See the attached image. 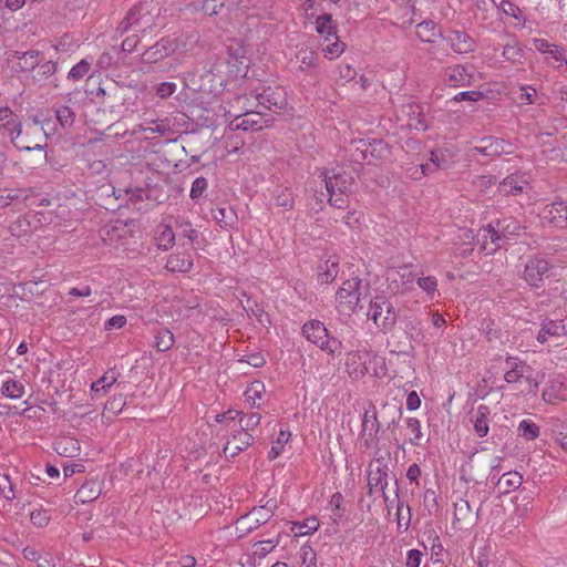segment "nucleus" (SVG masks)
<instances>
[{"instance_id":"49","label":"nucleus","mask_w":567,"mask_h":567,"mask_svg":"<svg viewBox=\"0 0 567 567\" xmlns=\"http://www.w3.org/2000/svg\"><path fill=\"white\" fill-rule=\"evenodd\" d=\"M396 277L400 278L401 284L405 290H409L411 288V285L415 279V276L413 275L410 266H403L396 270L389 272V278H393L394 280H396Z\"/></svg>"},{"instance_id":"54","label":"nucleus","mask_w":567,"mask_h":567,"mask_svg":"<svg viewBox=\"0 0 567 567\" xmlns=\"http://www.w3.org/2000/svg\"><path fill=\"white\" fill-rule=\"evenodd\" d=\"M55 116L62 127L72 126L75 120V113L68 105L56 107Z\"/></svg>"},{"instance_id":"8","label":"nucleus","mask_w":567,"mask_h":567,"mask_svg":"<svg viewBox=\"0 0 567 567\" xmlns=\"http://www.w3.org/2000/svg\"><path fill=\"white\" fill-rule=\"evenodd\" d=\"M504 380L507 383H517L525 380L534 389L539 386V381L533 378V368L516 357L506 358Z\"/></svg>"},{"instance_id":"62","label":"nucleus","mask_w":567,"mask_h":567,"mask_svg":"<svg viewBox=\"0 0 567 567\" xmlns=\"http://www.w3.org/2000/svg\"><path fill=\"white\" fill-rule=\"evenodd\" d=\"M555 441L567 452V424L559 422L553 430Z\"/></svg>"},{"instance_id":"11","label":"nucleus","mask_w":567,"mask_h":567,"mask_svg":"<svg viewBox=\"0 0 567 567\" xmlns=\"http://www.w3.org/2000/svg\"><path fill=\"white\" fill-rule=\"evenodd\" d=\"M380 430V423L377 416V412L374 409L367 410L363 413L361 431H360V441L361 445L364 449L375 447L379 443L378 433Z\"/></svg>"},{"instance_id":"34","label":"nucleus","mask_w":567,"mask_h":567,"mask_svg":"<svg viewBox=\"0 0 567 567\" xmlns=\"http://www.w3.org/2000/svg\"><path fill=\"white\" fill-rule=\"evenodd\" d=\"M502 56L513 64H523L525 51L518 41H513L504 45Z\"/></svg>"},{"instance_id":"39","label":"nucleus","mask_w":567,"mask_h":567,"mask_svg":"<svg viewBox=\"0 0 567 567\" xmlns=\"http://www.w3.org/2000/svg\"><path fill=\"white\" fill-rule=\"evenodd\" d=\"M316 52L308 47L300 48L295 56L298 69L302 72L313 68L316 65Z\"/></svg>"},{"instance_id":"16","label":"nucleus","mask_w":567,"mask_h":567,"mask_svg":"<svg viewBox=\"0 0 567 567\" xmlns=\"http://www.w3.org/2000/svg\"><path fill=\"white\" fill-rule=\"evenodd\" d=\"M176 49L177 43L174 39L162 38L143 52L142 61L144 63H157L174 53Z\"/></svg>"},{"instance_id":"48","label":"nucleus","mask_w":567,"mask_h":567,"mask_svg":"<svg viewBox=\"0 0 567 567\" xmlns=\"http://www.w3.org/2000/svg\"><path fill=\"white\" fill-rule=\"evenodd\" d=\"M518 434L527 441L537 439L540 434L539 426L532 420H522L517 427Z\"/></svg>"},{"instance_id":"2","label":"nucleus","mask_w":567,"mask_h":567,"mask_svg":"<svg viewBox=\"0 0 567 567\" xmlns=\"http://www.w3.org/2000/svg\"><path fill=\"white\" fill-rule=\"evenodd\" d=\"M321 182L324 183L326 190L329 194V203L331 206L339 209H344L348 206L347 195L353 185V178L342 168H331L322 171L319 175Z\"/></svg>"},{"instance_id":"15","label":"nucleus","mask_w":567,"mask_h":567,"mask_svg":"<svg viewBox=\"0 0 567 567\" xmlns=\"http://www.w3.org/2000/svg\"><path fill=\"white\" fill-rule=\"evenodd\" d=\"M370 353L367 349H358L347 353L346 358V371L351 379L363 378L369 369L368 361Z\"/></svg>"},{"instance_id":"9","label":"nucleus","mask_w":567,"mask_h":567,"mask_svg":"<svg viewBox=\"0 0 567 567\" xmlns=\"http://www.w3.org/2000/svg\"><path fill=\"white\" fill-rule=\"evenodd\" d=\"M368 317L384 331L390 330L396 320L392 305L383 297H377L370 302Z\"/></svg>"},{"instance_id":"35","label":"nucleus","mask_w":567,"mask_h":567,"mask_svg":"<svg viewBox=\"0 0 567 567\" xmlns=\"http://www.w3.org/2000/svg\"><path fill=\"white\" fill-rule=\"evenodd\" d=\"M214 220L221 227H234L237 223V215L231 207H217L212 210Z\"/></svg>"},{"instance_id":"13","label":"nucleus","mask_w":567,"mask_h":567,"mask_svg":"<svg viewBox=\"0 0 567 567\" xmlns=\"http://www.w3.org/2000/svg\"><path fill=\"white\" fill-rule=\"evenodd\" d=\"M473 81L474 66L472 64L453 65L444 71V82L452 87L470 86Z\"/></svg>"},{"instance_id":"26","label":"nucleus","mask_w":567,"mask_h":567,"mask_svg":"<svg viewBox=\"0 0 567 567\" xmlns=\"http://www.w3.org/2000/svg\"><path fill=\"white\" fill-rule=\"evenodd\" d=\"M118 373L114 370L107 371L97 381L91 384L92 399L97 400L106 394L110 388L117 381Z\"/></svg>"},{"instance_id":"56","label":"nucleus","mask_w":567,"mask_h":567,"mask_svg":"<svg viewBox=\"0 0 567 567\" xmlns=\"http://www.w3.org/2000/svg\"><path fill=\"white\" fill-rule=\"evenodd\" d=\"M302 567H317L316 551L309 545H302L299 550Z\"/></svg>"},{"instance_id":"59","label":"nucleus","mask_w":567,"mask_h":567,"mask_svg":"<svg viewBox=\"0 0 567 567\" xmlns=\"http://www.w3.org/2000/svg\"><path fill=\"white\" fill-rule=\"evenodd\" d=\"M225 9L223 0H204L202 4V11L206 16H219Z\"/></svg>"},{"instance_id":"47","label":"nucleus","mask_w":567,"mask_h":567,"mask_svg":"<svg viewBox=\"0 0 567 567\" xmlns=\"http://www.w3.org/2000/svg\"><path fill=\"white\" fill-rule=\"evenodd\" d=\"M488 229V225L478 229L475 236L477 244L480 245V249L486 255H493L495 251L501 249V247H496V244H492V238L489 235H486V230Z\"/></svg>"},{"instance_id":"42","label":"nucleus","mask_w":567,"mask_h":567,"mask_svg":"<svg viewBox=\"0 0 567 567\" xmlns=\"http://www.w3.org/2000/svg\"><path fill=\"white\" fill-rule=\"evenodd\" d=\"M318 528V519L316 517H309L302 522H293L291 532L295 534V536H306L315 533Z\"/></svg>"},{"instance_id":"32","label":"nucleus","mask_w":567,"mask_h":567,"mask_svg":"<svg viewBox=\"0 0 567 567\" xmlns=\"http://www.w3.org/2000/svg\"><path fill=\"white\" fill-rule=\"evenodd\" d=\"M173 224L159 225L156 231V245L159 249L166 251L173 247L175 243V233Z\"/></svg>"},{"instance_id":"4","label":"nucleus","mask_w":567,"mask_h":567,"mask_svg":"<svg viewBox=\"0 0 567 567\" xmlns=\"http://www.w3.org/2000/svg\"><path fill=\"white\" fill-rule=\"evenodd\" d=\"M362 280L358 277L342 282L336 293V309L340 315L351 316L360 308Z\"/></svg>"},{"instance_id":"30","label":"nucleus","mask_w":567,"mask_h":567,"mask_svg":"<svg viewBox=\"0 0 567 567\" xmlns=\"http://www.w3.org/2000/svg\"><path fill=\"white\" fill-rule=\"evenodd\" d=\"M20 138L23 141H30L31 146L35 143L44 144V147L47 146V133L43 127H39V122L37 120L33 121V124L27 125L24 128L22 127Z\"/></svg>"},{"instance_id":"12","label":"nucleus","mask_w":567,"mask_h":567,"mask_svg":"<svg viewBox=\"0 0 567 567\" xmlns=\"http://www.w3.org/2000/svg\"><path fill=\"white\" fill-rule=\"evenodd\" d=\"M274 515L271 508L259 506L252 508L247 515L237 520V529L244 534L250 533L266 524Z\"/></svg>"},{"instance_id":"36","label":"nucleus","mask_w":567,"mask_h":567,"mask_svg":"<svg viewBox=\"0 0 567 567\" xmlns=\"http://www.w3.org/2000/svg\"><path fill=\"white\" fill-rule=\"evenodd\" d=\"M0 392L6 398L11 400H19L24 395L25 388L21 381L10 378L2 382Z\"/></svg>"},{"instance_id":"20","label":"nucleus","mask_w":567,"mask_h":567,"mask_svg":"<svg viewBox=\"0 0 567 567\" xmlns=\"http://www.w3.org/2000/svg\"><path fill=\"white\" fill-rule=\"evenodd\" d=\"M252 442L254 437L249 432L238 430L224 445V453L226 457H235L248 449Z\"/></svg>"},{"instance_id":"18","label":"nucleus","mask_w":567,"mask_h":567,"mask_svg":"<svg viewBox=\"0 0 567 567\" xmlns=\"http://www.w3.org/2000/svg\"><path fill=\"white\" fill-rule=\"evenodd\" d=\"M543 399L550 404L567 400V386L560 377L549 379L543 390Z\"/></svg>"},{"instance_id":"55","label":"nucleus","mask_w":567,"mask_h":567,"mask_svg":"<svg viewBox=\"0 0 567 567\" xmlns=\"http://www.w3.org/2000/svg\"><path fill=\"white\" fill-rule=\"evenodd\" d=\"M90 69L91 63L86 59H83L70 70L68 79L74 82L80 81L89 73Z\"/></svg>"},{"instance_id":"43","label":"nucleus","mask_w":567,"mask_h":567,"mask_svg":"<svg viewBox=\"0 0 567 567\" xmlns=\"http://www.w3.org/2000/svg\"><path fill=\"white\" fill-rule=\"evenodd\" d=\"M255 100L257 101L255 107L261 111L271 110L272 106H279L281 104L279 97L276 96L275 93L270 91V89L264 90L262 93L256 94Z\"/></svg>"},{"instance_id":"31","label":"nucleus","mask_w":567,"mask_h":567,"mask_svg":"<svg viewBox=\"0 0 567 567\" xmlns=\"http://www.w3.org/2000/svg\"><path fill=\"white\" fill-rule=\"evenodd\" d=\"M523 484V476L516 471L504 473L497 482L501 493L508 494L517 489Z\"/></svg>"},{"instance_id":"61","label":"nucleus","mask_w":567,"mask_h":567,"mask_svg":"<svg viewBox=\"0 0 567 567\" xmlns=\"http://www.w3.org/2000/svg\"><path fill=\"white\" fill-rule=\"evenodd\" d=\"M278 544H279L278 539L277 540L267 539V540L257 542L254 545L255 554L260 557H265L266 555L271 553L277 547Z\"/></svg>"},{"instance_id":"57","label":"nucleus","mask_w":567,"mask_h":567,"mask_svg":"<svg viewBox=\"0 0 567 567\" xmlns=\"http://www.w3.org/2000/svg\"><path fill=\"white\" fill-rule=\"evenodd\" d=\"M406 427L410 430L412 436L410 437V443L412 445H420V441L422 439V431H421V422L416 417H408L405 420Z\"/></svg>"},{"instance_id":"38","label":"nucleus","mask_w":567,"mask_h":567,"mask_svg":"<svg viewBox=\"0 0 567 567\" xmlns=\"http://www.w3.org/2000/svg\"><path fill=\"white\" fill-rule=\"evenodd\" d=\"M266 392V386L261 381L251 382L244 392L246 401L251 408H259V401L262 399Z\"/></svg>"},{"instance_id":"19","label":"nucleus","mask_w":567,"mask_h":567,"mask_svg":"<svg viewBox=\"0 0 567 567\" xmlns=\"http://www.w3.org/2000/svg\"><path fill=\"white\" fill-rule=\"evenodd\" d=\"M542 216L557 228H567V203L556 202L547 205L543 209Z\"/></svg>"},{"instance_id":"64","label":"nucleus","mask_w":567,"mask_h":567,"mask_svg":"<svg viewBox=\"0 0 567 567\" xmlns=\"http://www.w3.org/2000/svg\"><path fill=\"white\" fill-rule=\"evenodd\" d=\"M30 519L34 526L42 528L49 524L50 515L44 509H38L31 512Z\"/></svg>"},{"instance_id":"46","label":"nucleus","mask_w":567,"mask_h":567,"mask_svg":"<svg viewBox=\"0 0 567 567\" xmlns=\"http://www.w3.org/2000/svg\"><path fill=\"white\" fill-rule=\"evenodd\" d=\"M346 49V44L339 40L338 37L332 38L330 41L324 42L322 45L323 55L329 60L339 58Z\"/></svg>"},{"instance_id":"3","label":"nucleus","mask_w":567,"mask_h":567,"mask_svg":"<svg viewBox=\"0 0 567 567\" xmlns=\"http://www.w3.org/2000/svg\"><path fill=\"white\" fill-rule=\"evenodd\" d=\"M302 334L311 343L319 347L329 354H340L342 343L339 339L331 337L326 326L318 320H310L302 327Z\"/></svg>"},{"instance_id":"27","label":"nucleus","mask_w":567,"mask_h":567,"mask_svg":"<svg viewBox=\"0 0 567 567\" xmlns=\"http://www.w3.org/2000/svg\"><path fill=\"white\" fill-rule=\"evenodd\" d=\"M491 411L487 405L481 404L477 406L473 415V425L475 433L483 437L488 433L489 430V415Z\"/></svg>"},{"instance_id":"28","label":"nucleus","mask_w":567,"mask_h":567,"mask_svg":"<svg viewBox=\"0 0 567 567\" xmlns=\"http://www.w3.org/2000/svg\"><path fill=\"white\" fill-rule=\"evenodd\" d=\"M319 269L318 280L321 284L332 282L339 272V258L337 256H329L324 265H321Z\"/></svg>"},{"instance_id":"25","label":"nucleus","mask_w":567,"mask_h":567,"mask_svg":"<svg viewBox=\"0 0 567 567\" xmlns=\"http://www.w3.org/2000/svg\"><path fill=\"white\" fill-rule=\"evenodd\" d=\"M166 269L172 272H187L193 267V258L188 250L171 255L166 261Z\"/></svg>"},{"instance_id":"1","label":"nucleus","mask_w":567,"mask_h":567,"mask_svg":"<svg viewBox=\"0 0 567 567\" xmlns=\"http://www.w3.org/2000/svg\"><path fill=\"white\" fill-rule=\"evenodd\" d=\"M162 8L155 1H143L131 8L117 27L121 34L135 32L138 34L151 35L157 29L164 25V19L161 16Z\"/></svg>"},{"instance_id":"44","label":"nucleus","mask_w":567,"mask_h":567,"mask_svg":"<svg viewBox=\"0 0 567 567\" xmlns=\"http://www.w3.org/2000/svg\"><path fill=\"white\" fill-rule=\"evenodd\" d=\"M154 346L161 352L168 351L174 346V334L166 328H161L155 332Z\"/></svg>"},{"instance_id":"17","label":"nucleus","mask_w":567,"mask_h":567,"mask_svg":"<svg viewBox=\"0 0 567 567\" xmlns=\"http://www.w3.org/2000/svg\"><path fill=\"white\" fill-rule=\"evenodd\" d=\"M482 145L474 146L472 148L473 152L480 153L483 156L492 157L498 156L501 154H511L512 153V144L505 142L504 140H498L494 137H484L481 140Z\"/></svg>"},{"instance_id":"58","label":"nucleus","mask_w":567,"mask_h":567,"mask_svg":"<svg viewBox=\"0 0 567 567\" xmlns=\"http://www.w3.org/2000/svg\"><path fill=\"white\" fill-rule=\"evenodd\" d=\"M146 132L156 133L161 136H166L172 133V127L168 120L152 121L148 126L144 128Z\"/></svg>"},{"instance_id":"51","label":"nucleus","mask_w":567,"mask_h":567,"mask_svg":"<svg viewBox=\"0 0 567 567\" xmlns=\"http://www.w3.org/2000/svg\"><path fill=\"white\" fill-rule=\"evenodd\" d=\"M291 433L288 431H280L277 440L272 443L268 453L269 460H275L284 452L286 443L289 441Z\"/></svg>"},{"instance_id":"23","label":"nucleus","mask_w":567,"mask_h":567,"mask_svg":"<svg viewBox=\"0 0 567 567\" xmlns=\"http://www.w3.org/2000/svg\"><path fill=\"white\" fill-rule=\"evenodd\" d=\"M261 110L252 111L249 107L245 109L244 115H235V120L231 125H234L237 130L248 131V130H260L261 118H260Z\"/></svg>"},{"instance_id":"60","label":"nucleus","mask_w":567,"mask_h":567,"mask_svg":"<svg viewBox=\"0 0 567 567\" xmlns=\"http://www.w3.org/2000/svg\"><path fill=\"white\" fill-rule=\"evenodd\" d=\"M417 286L431 297L437 288V280L434 276L419 277L416 279Z\"/></svg>"},{"instance_id":"53","label":"nucleus","mask_w":567,"mask_h":567,"mask_svg":"<svg viewBox=\"0 0 567 567\" xmlns=\"http://www.w3.org/2000/svg\"><path fill=\"white\" fill-rule=\"evenodd\" d=\"M54 450L62 456H73L80 450L78 441L64 439L55 443Z\"/></svg>"},{"instance_id":"63","label":"nucleus","mask_w":567,"mask_h":567,"mask_svg":"<svg viewBox=\"0 0 567 567\" xmlns=\"http://www.w3.org/2000/svg\"><path fill=\"white\" fill-rule=\"evenodd\" d=\"M207 186H208V183L205 177H203V176L197 177L192 184V188H190V193H189L190 198L196 200L199 197H202L203 194L205 193V190L207 189Z\"/></svg>"},{"instance_id":"5","label":"nucleus","mask_w":567,"mask_h":567,"mask_svg":"<svg viewBox=\"0 0 567 567\" xmlns=\"http://www.w3.org/2000/svg\"><path fill=\"white\" fill-rule=\"evenodd\" d=\"M0 126L9 134L12 144L19 151L31 152L42 151L44 148V144L35 143L31 146L30 141H23L20 138L22 134V124L9 107L0 109Z\"/></svg>"},{"instance_id":"24","label":"nucleus","mask_w":567,"mask_h":567,"mask_svg":"<svg viewBox=\"0 0 567 567\" xmlns=\"http://www.w3.org/2000/svg\"><path fill=\"white\" fill-rule=\"evenodd\" d=\"M527 189L528 183L524 176L519 174H512L507 176L498 186V190L503 195H518L527 192Z\"/></svg>"},{"instance_id":"37","label":"nucleus","mask_w":567,"mask_h":567,"mask_svg":"<svg viewBox=\"0 0 567 567\" xmlns=\"http://www.w3.org/2000/svg\"><path fill=\"white\" fill-rule=\"evenodd\" d=\"M39 51L35 50L18 53L17 70L33 72L39 64Z\"/></svg>"},{"instance_id":"21","label":"nucleus","mask_w":567,"mask_h":567,"mask_svg":"<svg viewBox=\"0 0 567 567\" xmlns=\"http://www.w3.org/2000/svg\"><path fill=\"white\" fill-rule=\"evenodd\" d=\"M451 49L458 54L473 52L476 48L474 39L466 32L454 30L446 35Z\"/></svg>"},{"instance_id":"10","label":"nucleus","mask_w":567,"mask_h":567,"mask_svg":"<svg viewBox=\"0 0 567 567\" xmlns=\"http://www.w3.org/2000/svg\"><path fill=\"white\" fill-rule=\"evenodd\" d=\"M532 43L535 50L546 55V59L553 68L559 69L563 65H567V50L563 45L551 43L540 38H534Z\"/></svg>"},{"instance_id":"50","label":"nucleus","mask_w":567,"mask_h":567,"mask_svg":"<svg viewBox=\"0 0 567 567\" xmlns=\"http://www.w3.org/2000/svg\"><path fill=\"white\" fill-rule=\"evenodd\" d=\"M276 205L285 209H291L295 205L292 192L289 187H280L275 193Z\"/></svg>"},{"instance_id":"22","label":"nucleus","mask_w":567,"mask_h":567,"mask_svg":"<svg viewBox=\"0 0 567 567\" xmlns=\"http://www.w3.org/2000/svg\"><path fill=\"white\" fill-rule=\"evenodd\" d=\"M565 334H567V322L565 323L563 320H547L542 323L536 339L539 343H545L553 338H559Z\"/></svg>"},{"instance_id":"7","label":"nucleus","mask_w":567,"mask_h":567,"mask_svg":"<svg viewBox=\"0 0 567 567\" xmlns=\"http://www.w3.org/2000/svg\"><path fill=\"white\" fill-rule=\"evenodd\" d=\"M523 227L518 220L513 217H504L488 224L486 235L492 238V244L496 247H505L511 240L520 235Z\"/></svg>"},{"instance_id":"45","label":"nucleus","mask_w":567,"mask_h":567,"mask_svg":"<svg viewBox=\"0 0 567 567\" xmlns=\"http://www.w3.org/2000/svg\"><path fill=\"white\" fill-rule=\"evenodd\" d=\"M58 70V65L53 61H47L38 66L32 72V79L35 82H44L52 76Z\"/></svg>"},{"instance_id":"41","label":"nucleus","mask_w":567,"mask_h":567,"mask_svg":"<svg viewBox=\"0 0 567 567\" xmlns=\"http://www.w3.org/2000/svg\"><path fill=\"white\" fill-rule=\"evenodd\" d=\"M458 238L461 239V244L456 248L458 256L465 258L470 256L473 250V241L475 240V236L472 229H461Z\"/></svg>"},{"instance_id":"14","label":"nucleus","mask_w":567,"mask_h":567,"mask_svg":"<svg viewBox=\"0 0 567 567\" xmlns=\"http://www.w3.org/2000/svg\"><path fill=\"white\" fill-rule=\"evenodd\" d=\"M550 264L548 260L535 257L527 261L524 270V279L534 288H539L545 278L548 277Z\"/></svg>"},{"instance_id":"6","label":"nucleus","mask_w":567,"mask_h":567,"mask_svg":"<svg viewBox=\"0 0 567 567\" xmlns=\"http://www.w3.org/2000/svg\"><path fill=\"white\" fill-rule=\"evenodd\" d=\"M391 471L383 456L378 450L367 467V487L368 494L372 495L374 491L384 492L389 485Z\"/></svg>"},{"instance_id":"52","label":"nucleus","mask_w":567,"mask_h":567,"mask_svg":"<svg viewBox=\"0 0 567 567\" xmlns=\"http://www.w3.org/2000/svg\"><path fill=\"white\" fill-rule=\"evenodd\" d=\"M436 24L433 21H422L416 25V35L422 42H432L435 37Z\"/></svg>"},{"instance_id":"40","label":"nucleus","mask_w":567,"mask_h":567,"mask_svg":"<svg viewBox=\"0 0 567 567\" xmlns=\"http://www.w3.org/2000/svg\"><path fill=\"white\" fill-rule=\"evenodd\" d=\"M172 224L179 236L186 237L190 243L197 239L198 233L187 218L178 216L174 218Z\"/></svg>"},{"instance_id":"29","label":"nucleus","mask_w":567,"mask_h":567,"mask_svg":"<svg viewBox=\"0 0 567 567\" xmlns=\"http://www.w3.org/2000/svg\"><path fill=\"white\" fill-rule=\"evenodd\" d=\"M316 31L324 35V42L330 41L332 38L337 37V27L332 20V16L330 13H323L316 19Z\"/></svg>"},{"instance_id":"33","label":"nucleus","mask_w":567,"mask_h":567,"mask_svg":"<svg viewBox=\"0 0 567 567\" xmlns=\"http://www.w3.org/2000/svg\"><path fill=\"white\" fill-rule=\"evenodd\" d=\"M101 494V486L96 482L84 483L75 493V502L85 504L96 499Z\"/></svg>"}]
</instances>
